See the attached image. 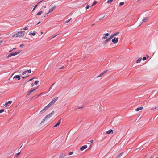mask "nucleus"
Segmentation results:
<instances>
[{
	"mask_svg": "<svg viewBox=\"0 0 158 158\" xmlns=\"http://www.w3.org/2000/svg\"><path fill=\"white\" fill-rule=\"evenodd\" d=\"M40 23V22H39L37 24H39Z\"/></svg>",
	"mask_w": 158,
	"mask_h": 158,
	"instance_id": "6e6d98bb",
	"label": "nucleus"
},
{
	"mask_svg": "<svg viewBox=\"0 0 158 158\" xmlns=\"http://www.w3.org/2000/svg\"><path fill=\"white\" fill-rule=\"evenodd\" d=\"M64 67V66H63L62 67H60L59 68V69H62Z\"/></svg>",
	"mask_w": 158,
	"mask_h": 158,
	"instance_id": "603ef678",
	"label": "nucleus"
},
{
	"mask_svg": "<svg viewBox=\"0 0 158 158\" xmlns=\"http://www.w3.org/2000/svg\"><path fill=\"white\" fill-rule=\"evenodd\" d=\"M113 133V130H112L110 129L106 132L107 134H111Z\"/></svg>",
	"mask_w": 158,
	"mask_h": 158,
	"instance_id": "4468645a",
	"label": "nucleus"
},
{
	"mask_svg": "<svg viewBox=\"0 0 158 158\" xmlns=\"http://www.w3.org/2000/svg\"><path fill=\"white\" fill-rule=\"evenodd\" d=\"M16 49V48H14L13 49V50H15V49Z\"/></svg>",
	"mask_w": 158,
	"mask_h": 158,
	"instance_id": "4d7b16f0",
	"label": "nucleus"
},
{
	"mask_svg": "<svg viewBox=\"0 0 158 158\" xmlns=\"http://www.w3.org/2000/svg\"><path fill=\"white\" fill-rule=\"evenodd\" d=\"M34 77H33L32 78H31V79H30L29 80V81H31L32 80H33L34 79Z\"/></svg>",
	"mask_w": 158,
	"mask_h": 158,
	"instance_id": "37998d69",
	"label": "nucleus"
},
{
	"mask_svg": "<svg viewBox=\"0 0 158 158\" xmlns=\"http://www.w3.org/2000/svg\"><path fill=\"white\" fill-rule=\"evenodd\" d=\"M38 4H36V5H35L34 7V8L33 10L32 11H33L35 10V9L37 7V6H38Z\"/></svg>",
	"mask_w": 158,
	"mask_h": 158,
	"instance_id": "bb28decb",
	"label": "nucleus"
},
{
	"mask_svg": "<svg viewBox=\"0 0 158 158\" xmlns=\"http://www.w3.org/2000/svg\"><path fill=\"white\" fill-rule=\"evenodd\" d=\"M29 76V75H27V76H25V77H24V76H23V77H23V78H26V77H27Z\"/></svg>",
	"mask_w": 158,
	"mask_h": 158,
	"instance_id": "ea45409f",
	"label": "nucleus"
},
{
	"mask_svg": "<svg viewBox=\"0 0 158 158\" xmlns=\"http://www.w3.org/2000/svg\"><path fill=\"white\" fill-rule=\"evenodd\" d=\"M27 73L26 72V71H24L23 73H22V74L23 75L25 74L26 73Z\"/></svg>",
	"mask_w": 158,
	"mask_h": 158,
	"instance_id": "58836bf2",
	"label": "nucleus"
},
{
	"mask_svg": "<svg viewBox=\"0 0 158 158\" xmlns=\"http://www.w3.org/2000/svg\"><path fill=\"white\" fill-rule=\"evenodd\" d=\"M1 35L0 34V36Z\"/></svg>",
	"mask_w": 158,
	"mask_h": 158,
	"instance_id": "774afa93",
	"label": "nucleus"
},
{
	"mask_svg": "<svg viewBox=\"0 0 158 158\" xmlns=\"http://www.w3.org/2000/svg\"><path fill=\"white\" fill-rule=\"evenodd\" d=\"M149 158H153V157L152 156H151L149 157Z\"/></svg>",
	"mask_w": 158,
	"mask_h": 158,
	"instance_id": "5fc2aeb1",
	"label": "nucleus"
},
{
	"mask_svg": "<svg viewBox=\"0 0 158 158\" xmlns=\"http://www.w3.org/2000/svg\"><path fill=\"white\" fill-rule=\"evenodd\" d=\"M123 153V152L120 153L116 157V158H121Z\"/></svg>",
	"mask_w": 158,
	"mask_h": 158,
	"instance_id": "6ab92c4d",
	"label": "nucleus"
},
{
	"mask_svg": "<svg viewBox=\"0 0 158 158\" xmlns=\"http://www.w3.org/2000/svg\"><path fill=\"white\" fill-rule=\"evenodd\" d=\"M40 94H39V95H38V96H40Z\"/></svg>",
	"mask_w": 158,
	"mask_h": 158,
	"instance_id": "680f3d73",
	"label": "nucleus"
},
{
	"mask_svg": "<svg viewBox=\"0 0 158 158\" xmlns=\"http://www.w3.org/2000/svg\"><path fill=\"white\" fill-rule=\"evenodd\" d=\"M71 19H68V20H67L65 21V23H68L71 20Z\"/></svg>",
	"mask_w": 158,
	"mask_h": 158,
	"instance_id": "c756f323",
	"label": "nucleus"
},
{
	"mask_svg": "<svg viewBox=\"0 0 158 158\" xmlns=\"http://www.w3.org/2000/svg\"><path fill=\"white\" fill-rule=\"evenodd\" d=\"M109 35V34L108 33L104 34L103 35V36L102 37V39H106L107 38V36Z\"/></svg>",
	"mask_w": 158,
	"mask_h": 158,
	"instance_id": "6e6552de",
	"label": "nucleus"
},
{
	"mask_svg": "<svg viewBox=\"0 0 158 158\" xmlns=\"http://www.w3.org/2000/svg\"><path fill=\"white\" fill-rule=\"evenodd\" d=\"M143 107L141 106L139 107H138V108H136L135 109V110L136 111H139L140 110H142L143 109Z\"/></svg>",
	"mask_w": 158,
	"mask_h": 158,
	"instance_id": "f3484780",
	"label": "nucleus"
},
{
	"mask_svg": "<svg viewBox=\"0 0 158 158\" xmlns=\"http://www.w3.org/2000/svg\"><path fill=\"white\" fill-rule=\"evenodd\" d=\"M87 148V146L86 145H84V146H82L80 148V149L81 150L83 151L84 149H86Z\"/></svg>",
	"mask_w": 158,
	"mask_h": 158,
	"instance_id": "9d476101",
	"label": "nucleus"
},
{
	"mask_svg": "<svg viewBox=\"0 0 158 158\" xmlns=\"http://www.w3.org/2000/svg\"><path fill=\"white\" fill-rule=\"evenodd\" d=\"M59 158H67V157L64 154H62L60 156Z\"/></svg>",
	"mask_w": 158,
	"mask_h": 158,
	"instance_id": "ddd939ff",
	"label": "nucleus"
},
{
	"mask_svg": "<svg viewBox=\"0 0 158 158\" xmlns=\"http://www.w3.org/2000/svg\"><path fill=\"white\" fill-rule=\"evenodd\" d=\"M142 58H139L136 61V63H138L140 62L141 61V60Z\"/></svg>",
	"mask_w": 158,
	"mask_h": 158,
	"instance_id": "412c9836",
	"label": "nucleus"
},
{
	"mask_svg": "<svg viewBox=\"0 0 158 158\" xmlns=\"http://www.w3.org/2000/svg\"><path fill=\"white\" fill-rule=\"evenodd\" d=\"M38 83H39L38 81L37 80V81H35V83H34V84L35 85H37L38 84Z\"/></svg>",
	"mask_w": 158,
	"mask_h": 158,
	"instance_id": "c85d7f7f",
	"label": "nucleus"
},
{
	"mask_svg": "<svg viewBox=\"0 0 158 158\" xmlns=\"http://www.w3.org/2000/svg\"><path fill=\"white\" fill-rule=\"evenodd\" d=\"M22 147V146H21L20 147V148H19V149H20V148H21ZM19 151V150H18V151Z\"/></svg>",
	"mask_w": 158,
	"mask_h": 158,
	"instance_id": "13d9d810",
	"label": "nucleus"
},
{
	"mask_svg": "<svg viewBox=\"0 0 158 158\" xmlns=\"http://www.w3.org/2000/svg\"><path fill=\"white\" fill-rule=\"evenodd\" d=\"M25 34V32L24 31H20L13 35L12 38L17 37L22 38L24 36Z\"/></svg>",
	"mask_w": 158,
	"mask_h": 158,
	"instance_id": "f257e3e1",
	"label": "nucleus"
},
{
	"mask_svg": "<svg viewBox=\"0 0 158 158\" xmlns=\"http://www.w3.org/2000/svg\"><path fill=\"white\" fill-rule=\"evenodd\" d=\"M43 13V11H41L39 12L38 13L36 14V15L37 16L40 15Z\"/></svg>",
	"mask_w": 158,
	"mask_h": 158,
	"instance_id": "aec40b11",
	"label": "nucleus"
},
{
	"mask_svg": "<svg viewBox=\"0 0 158 158\" xmlns=\"http://www.w3.org/2000/svg\"><path fill=\"white\" fill-rule=\"evenodd\" d=\"M31 70H30V69H29V70L26 71V72L27 73V72H28V73H31Z\"/></svg>",
	"mask_w": 158,
	"mask_h": 158,
	"instance_id": "f704fd0d",
	"label": "nucleus"
},
{
	"mask_svg": "<svg viewBox=\"0 0 158 158\" xmlns=\"http://www.w3.org/2000/svg\"><path fill=\"white\" fill-rule=\"evenodd\" d=\"M157 107H155V109H157Z\"/></svg>",
	"mask_w": 158,
	"mask_h": 158,
	"instance_id": "bf43d9fd",
	"label": "nucleus"
},
{
	"mask_svg": "<svg viewBox=\"0 0 158 158\" xmlns=\"http://www.w3.org/2000/svg\"><path fill=\"white\" fill-rule=\"evenodd\" d=\"M119 34V32H118L112 34L114 36H115L117 35H118Z\"/></svg>",
	"mask_w": 158,
	"mask_h": 158,
	"instance_id": "5701e85b",
	"label": "nucleus"
},
{
	"mask_svg": "<svg viewBox=\"0 0 158 158\" xmlns=\"http://www.w3.org/2000/svg\"><path fill=\"white\" fill-rule=\"evenodd\" d=\"M41 34H42V33H42V32H41Z\"/></svg>",
	"mask_w": 158,
	"mask_h": 158,
	"instance_id": "338daca9",
	"label": "nucleus"
},
{
	"mask_svg": "<svg viewBox=\"0 0 158 158\" xmlns=\"http://www.w3.org/2000/svg\"><path fill=\"white\" fill-rule=\"evenodd\" d=\"M124 4V3L123 2H121L120 3L119 6H121L123 5Z\"/></svg>",
	"mask_w": 158,
	"mask_h": 158,
	"instance_id": "393cba45",
	"label": "nucleus"
},
{
	"mask_svg": "<svg viewBox=\"0 0 158 158\" xmlns=\"http://www.w3.org/2000/svg\"><path fill=\"white\" fill-rule=\"evenodd\" d=\"M21 52L20 50H18L17 52H12L11 53H10L8 56L7 57H10L12 56L16 55L19 53H20Z\"/></svg>",
	"mask_w": 158,
	"mask_h": 158,
	"instance_id": "7ed1b4c3",
	"label": "nucleus"
},
{
	"mask_svg": "<svg viewBox=\"0 0 158 158\" xmlns=\"http://www.w3.org/2000/svg\"><path fill=\"white\" fill-rule=\"evenodd\" d=\"M73 152H71L68 153V155L69 156H70V155H72L73 154Z\"/></svg>",
	"mask_w": 158,
	"mask_h": 158,
	"instance_id": "2f4dec72",
	"label": "nucleus"
},
{
	"mask_svg": "<svg viewBox=\"0 0 158 158\" xmlns=\"http://www.w3.org/2000/svg\"><path fill=\"white\" fill-rule=\"evenodd\" d=\"M107 70H106L105 71L102 73L98 76L97 77H101L102 75H103L106 72H107Z\"/></svg>",
	"mask_w": 158,
	"mask_h": 158,
	"instance_id": "dca6fc26",
	"label": "nucleus"
},
{
	"mask_svg": "<svg viewBox=\"0 0 158 158\" xmlns=\"http://www.w3.org/2000/svg\"><path fill=\"white\" fill-rule=\"evenodd\" d=\"M118 41V39L117 38L114 37L112 40V42L114 44L117 43Z\"/></svg>",
	"mask_w": 158,
	"mask_h": 158,
	"instance_id": "0eeeda50",
	"label": "nucleus"
},
{
	"mask_svg": "<svg viewBox=\"0 0 158 158\" xmlns=\"http://www.w3.org/2000/svg\"><path fill=\"white\" fill-rule=\"evenodd\" d=\"M114 36V35H113V34H112L111 35V36L109 38L111 40L112 38H113Z\"/></svg>",
	"mask_w": 158,
	"mask_h": 158,
	"instance_id": "473e14b6",
	"label": "nucleus"
},
{
	"mask_svg": "<svg viewBox=\"0 0 158 158\" xmlns=\"http://www.w3.org/2000/svg\"><path fill=\"white\" fill-rule=\"evenodd\" d=\"M97 3V2L96 1H94L92 5H91V6H93L94 5H96Z\"/></svg>",
	"mask_w": 158,
	"mask_h": 158,
	"instance_id": "4be33fe9",
	"label": "nucleus"
},
{
	"mask_svg": "<svg viewBox=\"0 0 158 158\" xmlns=\"http://www.w3.org/2000/svg\"><path fill=\"white\" fill-rule=\"evenodd\" d=\"M20 154V152H19L17 153L16 154V156L19 155Z\"/></svg>",
	"mask_w": 158,
	"mask_h": 158,
	"instance_id": "79ce46f5",
	"label": "nucleus"
},
{
	"mask_svg": "<svg viewBox=\"0 0 158 158\" xmlns=\"http://www.w3.org/2000/svg\"><path fill=\"white\" fill-rule=\"evenodd\" d=\"M34 85H35L34 84H31V85L32 87H33L34 86Z\"/></svg>",
	"mask_w": 158,
	"mask_h": 158,
	"instance_id": "3c124183",
	"label": "nucleus"
},
{
	"mask_svg": "<svg viewBox=\"0 0 158 158\" xmlns=\"http://www.w3.org/2000/svg\"><path fill=\"white\" fill-rule=\"evenodd\" d=\"M35 32H33L32 33V35L33 36H35Z\"/></svg>",
	"mask_w": 158,
	"mask_h": 158,
	"instance_id": "a19ab883",
	"label": "nucleus"
},
{
	"mask_svg": "<svg viewBox=\"0 0 158 158\" xmlns=\"http://www.w3.org/2000/svg\"><path fill=\"white\" fill-rule=\"evenodd\" d=\"M58 98L57 97H55L48 104L50 106L53 105L58 100Z\"/></svg>",
	"mask_w": 158,
	"mask_h": 158,
	"instance_id": "f03ea898",
	"label": "nucleus"
},
{
	"mask_svg": "<svg viewBox=\"0 0 158 158\" xmlns=\"http://www.w3.org/2000/svg\"><path fill=\"white\" fill-rule=\"evenodd\" d=\"M110 40H111L109 38L108 39L106 40L105 41V42H109L110 41Z\"/></svg>",
	"mask_w": 158,
	"mask_h": 158,
	"instance_id": "cd10ccee",
	"label": "nucleus"
},
{
	"mask_svg": "<svg viewBox=\"0 0 158 158\" xmlns=\"http://www.w3.org/2000/svg\"><path fill=\"white\" fill-rule=\"evenodd\" d=\"M56 7V6L54 5H51L49 6L48 13H50L54 11Z\"/></svg>",
	"mask_w": 158,
	"mask_h": 158,
	"instance_id": "20e7f679",
	"label": "nucleus"
},
{
	"mask_svg": "<svg viewBox=\"0 0 158 158\" xmlns=\"http://www.w3.org/2000/svg\"><path fill=\"white\" fill-rule=\"evenodd\" d=\"M54 113V111H52L51 113H50L49 114L47 115L46 117H45L44 118L43 120L44 121H45L48 118H50L53 115Z\"/></svg>",
	"mask_w": 158,
	"mask_h": 158,
	"instance_id": "39448f33",
	"label": "nucleus"
},
{
	"mask_svg": "<svg viewBox=\"0 0 158 158\" xmlns=\"http://www.w3.org/2000/svg\"><path fill=\"white\" fill-rule=\"evenodd\" d=\"M51 106H49L48 104L47 106H45L40 112V114H43L44 112L46 110H47L49 107Z\"/></svg>",
	"mask_w": 158,
	"mask_h": 158,
	"instance_id": "423d86ee",
	"label": "nucleus"
},
{
	"mask_svg": "<svg viewBox=\"0 0 158 158\" xmlns=\"http://www.w3.org/2000/svg\"><path fill=\"white\" fill-rule=\"evenodd\" d=\"M147 58L146 57H144L143 58V61L145 60H146Z\"/></svg>",
	"mask_w": 158,
	"mask_h": 158,
	"instance_id": "c9c22d12",
	"label": "nucleus"
},
{
	"mask_svg": "<svg viewBox=\"0 0 158 158\" xmlns=\"http://www.w3.org/2000/svg\"><path fill=\"white\" fill-rule=\"evenodd\" d=\"M140 0H138V1H140Z\"/></svg>",
	"mask_w": 158,
	"mask_h": 158,
	"instance_id": "69168bd1",
	"label": "nucleus"
},
{
	"mask_svg": "<svg viewBox=\"0 0 158 158\" xmlns=\"http://www.w3.org/2000/svg\"><path fill=\"white\" fill-rule=\"evenodd\" d=\"M23 29L25 30H27L28 29V28L27 27H26L24 28Z\"/></svg>",
	"mask_w": 158,
	"mask_h": 158,
	"instance_id": "4c0bfd02",
	"label": "nucleus"
},
{
	"mask_svg": "<svg viewBox=\"0 0 158 158\" xmlns=\"http://www.w3.org/2000/svg\"><path fill=\"white\" fill-rule=\"evenodd\" d=\"M89 5H87L86 6V9H89Z\"/></svg>",
	"mask_w": 158,
	"mask_h": 158,
	"instance_id": "e433bc0d",
	"label": "nucleus"
},
{
	"mask_svg": "<svg viewBox=\"0 0 158 158\" xmlns=\"http://www.w3.org/2000/svg\"><path fill=\"white\" fill-rule=\"evenodd\" d=\"M14 78L18 79V80H19L20 79V76L19 75H16L14 76Z\"/></svg>",
	"mask_w": 158,
	"mask_h": 158,
	"instance_id": "2eb2a0df",
	"label": "nucleus"
},
{
	"mask_svg": "<svg viewBox=\"0 0 158 158\" xmlns=\"http://www.w3.org/2000/svg\"><path fill=\"white\" fill-rule=\"evenodd\" d=\"M31 93L30 91H29L28 93L27 94V95H29Z\"/></svg>",
	"mask_w": 158,
	"mask_h": 158,
	"instance_id": "a18cd8bd",
	"label": "nucleus"
},
{
	"mask_svg": "<svg viewBox=\"0 0 158 158\" xmlns=\"http://www.w3.org/2000/svg\"><path fill=\"white\" fill-rule=\"evenodd\" d=\"M3 42V41L2 40H1L0 41V45L1 44V43Z\"/></svg>",
	"mask_w": 158,
	"mask_h": 158,
	"instance_id": "864d4df0",
	"label": "nucleus"
},
{
	"mask_svg": "<svg viewBox=\"0 0 158 158\" xmlns=\"http://www.w3.org/2000/svg\"><path fill=\"white\" fill-rule=\"evenodd\" d=\"M152 110H153L154 109L153 108H152Z\"/></svg>",
	"mask_w": 158,
	"mask_h": 158,
	"instance_id": "0e129e2a",
	"label": "nucleus"
},
{
	"mask_svg": "<svg viewBox=\"0 0 158 158\" xmlns=\"http://www.w3.org/2000/svg\"><path fill=\"white\" fill-rule=\"evenodd\" d=\"M61 123V119H60L57 123L53 127V128H55V127L59 126L60 124Z\"/></svg>",
	"mask_w": 158,
	"mask_h": 158,
	"instance_id": "f8f14e48",
	"label": "nucleus"
},
{
	"mask_svg": "<svg viewBox=\"0 0 158 158\" xmlns=\"http://www.w3.org/2000/svg\"><path fill=\"white\" fill-rule=\"evenodd\" d=\"M91 143H93V140H91L90 141H89Z\"/></svg>",
	"mask_w": 158,
	"mask_h": 158,
	"instance_id": "de8ad7c7",
	"label": "nucleus"
},
{
	"mask_svg": "<svg viewBox=\"0 0 158 158\" xmlns=\"http://www.w3.org/2000/svg\"><path fill=\"white\" fill-rule=\"evenodd\" d=\"M114 0H108L107 1V3H111L113 2Z\"/></svg>",
	"mask_w": 158,
	"mask_h": 158,
	"instance_id": "b1692460",
	"label": "nucleus"
},
{
	"mask_svg": "<svg viewBox=\"0 0 158 158\" xmlns=\"http://www.w3.org/2000/svg\"><path fill=\"white\" fill-rule=\"evenodd\" d=\"M43 1L42 0H41V1H40L39 2H38L37 4H38L40 3H41V2H42Z\"/></svg>",
	"mask_w": 158,
	"mask_h": 158,
	"instance_id": "49530a36",
	"label": "nucleus"
},
{
	"mask_svg": "<svg viewBox=\"0 0 158 158\" xmlns=\"http://www.w3.org/2000/svg\"><path fill=\"white\" fill-rule=\"evenodd\" d=\"M12 103V101H8L7 102L5 103L4 106L5 107H7L9 106L8 105V104H11Z\"/></svg>",
	"mask_w": 158,
	"mask_h": 158,
	"instance_id": "9b49d317",
	"label": "nucleus"
},
{
	"mask_svg": "<svg viewBox=\"0 0 158 158\" xmlns=\"http://www.w3.org/2000/svg\"><path fill=\"white\" fill-rule=\"evenodd\" d=\"M4 111V110L3 109H2L0 110V113H2Z\"/></svg>",
	"mask_w": 158,
	"mask_h": 158,
	"instance_id": "72a5a7b5",
	"label": "nucleus"
},
{
	"mask_svg": "<svg viewBox=\"0 0 158 158\" xmlns=\"http://www.w3.org/2000/svg\"><path fill=\"white\" fill-rule=\"evenodd\" d=\"M148 19V17H144L143 18L142 20V23H144L147 22Z\"/></svg>",
	"mask_w": 158,
	"mask_h": 158,
	"instance_id": "1a4fd4ad",
	"label": "nucleus"
},
{
	"mask_svg": "<svg viewBox=\"0 0 158 158\" xmlns=\"http://www.w3.org/2000/svg\"><path fill=\"white\" fill-rule=\"evenodd\" d=\"M49 13H48V12L46 14L44 15V18H45L47 16H48V15L49 14Z\"/></svg>",
	"mask_w": 158,
	"mask_h": 158,
	"instance_id": "7c9ffc66",
	"label": "nucleus"
},
{
	"mask_svg": "<svg viewBox=\"0 0 158 158\" xmlns=\"http://www.w3.org/2000/svg\"><path fill=\"white\" fill-rule=\"evenodd\" d=\"M24 46V45L23 44L20 45V47L21 48L23 47Z\"/></svg>",
	"mask_w": 158,
	"mask_h": 158,
	"instance_id": "c03bdc74",
	"label": "nucleus"
},
{
	"mask_svg": "<svg viewBox=\"0 0 158 158\" xmlns=\"http://www.w3.org/2000/svg\"><path fill=\"white\" fill-rule=\"evenodd\" d=\"M38 88V87H37V88H36L35 89H37Z\"/></svg>",
	"mask_w": 158,
	"mask_h": 158,
	"instance_id": "052dcab7",
	"label": "nucleus"
},
{
	"mask_svg": "<svg viewBox=\"0 0 158 158\" xmlns=\"http://www.w3.org/2000/svg\"><path fill=\"white\" fill-rule=\"evenodd\" d=\"M48 3L46 2H45L43 3V7L44 8H46V5H47L48 4Z\"/></svg>",
	"mask_w": 158,
	"mask_h": 158,
	"instance_id": "a211bd4d",
	"label": "nucleus"
},
{
	"mask_svg": "<svg viewBox=\"0 0 158 158\" xmlns=\"http://www.w3.org/2000/svg\"><path fill=\"white\" fill-rule=\"evenodd\" d=\"M54 84H52V86H53V85Z\"/></svg>",
	"mask_w": 158,
	"mask_h": 158,
	"instance_id": "e2e57ef3",
	"label": "nucleus"
},
{
	"mask_svg": "<svg viewBox=\"0 0 158 158\" xmlns=\"http://www.w3.org/2000/svg\"><path fill=\"white\" fill-rule=\"evenodd\" d=\"M36 90V89H31L29 91L31 93L33 92L34 91H35Z\"/></svg>",
	"mask_w": 158,
	"mask_h": 158,
	"instance_id": "a878e982",
	"label": "nucleus"
},
{
	"mask_svg": "<svg viewBox=\"0 0 158 158\" xmlns=\"http://www.w3.org/2000/svg\"><path fill=\"white\" fill-rule=\"evenodd\" d=\"M56 35L55 36H53V37H52V38H51V39H53V38H54L57 35Z\"/></svg>",
	"mask_w": 158,
	"mask_h": 158,
	"instance_id": "09e8293b",
	"label": "nucleus"
},
{
	"mask_svg": "<svg viewBox=\"0 0 158 158\" xmlns=\"http://www.w3.org/2000/svg\"><path fill=\"white\" fill-rule=\"evenodd\" d=\"M32 32H30L29 33V35H32Z\"/></svg>",
	"mask_w": 158,
	"mask_h": 158,
	"instance_id": "8fccbe9b",
	"label": "nucleus"
}]
</instances>
